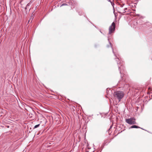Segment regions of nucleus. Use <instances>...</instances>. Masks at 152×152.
<instances>
[{
  "instance_id": "obj_1",
  "label": "nucleus",
  "mask_w": 152,
  "mask_h": 152,
  "mask_svg": "<svg viewBox=\"0 0 152 152\" xmlns=\"http://www.w3.org/2000/svg\"><path fill=\"white\" fill-rule=\"evenodd\" d=\"M124 94L123 92L118 91L114 93L113 95L115 98L118 99L119 102H120L124 96Z\"/></svg>"
},
{
  "instance_id": "obj_2",
  "label": "nucleus",
  "mask_w": 152,
  "mask_h": 152,
  "mask_svg": "<svg viewBox=\"0 0 152 152\" xmlns=\"http://www.w3.org/2000/svg\"><path fill=\"white\" fill-rule=\"evenodd\" d=\"M127 10V8L124 6V5L123 4H120L118 9V12L121 14L126 12Z\"/></svg>"
},
{
  "instance_id": "obj_3",
  "label": "nucleus",
  "mask_w": 152,
  "mask_h": 152,
  "mask_svg": "<svg viewBox=\"0 0 152 152\" xmlns=\"http://www.w3.org/2000/svg\"><path fill=\"white\" fill-rule=\"evenodd\" d=\"M126 122L129 124H136L135 119L133 118L126 119Z\"/></svg>"
},
{
  "instance_id": "obj_4",
  "label": "nucleus",
  "mask_w": 152,
  "mask_h": 152,
  "mask_svg": "<svg viewBox=\"0 0 152 152\" xmlns=\"http://www.w3.org/2000/svg\"><path fill=\"white\" fill-rule=\"evenodd\" d=\"M115 29V24L114 22H113L111 26L109 28V34H110L114 32Z\"/></svg>"
},
{
  "instance_id": "obj_5",
  "label": "nucleus",
  "mask_w": 152,
  "mask_h": 152,
  "mask_svg": "<svg viewBox=\"0 0 152 152\" xmlns=\"http://www.w3.org/2000/svg\"><path fill=\"white\" fill-rule=\"evenodd\" d=\"M140 128L139 127L136 126V125H133L130 128Z\"/></svg>"
},
{
  "instance_id": "obj_6",
  "label": "nucleus",
  "mask_w": 152,
  "mask_h": 152,
  "mask_svg": "<svg viewBox=\"0 0 152 152\" xmlns=\"http://www.w3.org/2000/svg\"><path fill=\"white\" fill-rule=\"evenodd\" d=\"M40 125L39 124H38L37 125H36L34 127V129L38 127Z\"/></svg>"
},
{
  "instance_id": "obj_7",
  "label": "nucleus",
  "mask_w": 152,
  "mask_h": 152,
  "mask_svg": "<svg viewBox=\"0 0 152 152\" xmlns=\"http://www.w3.org/2000/svg\"><path fill=\"white\" fill-rule=\"evenodd\" d=\"M66 5V4H62L61 6V7L62 6H63L64 5Z\"/></svg>"
},
{
  "instance_id": "obj_8",
  "label": "nucleus",
  "mask_w": 152,
  "mask_h": 152,
  "mask_svg": "<svg viewBox=\"0 0 152 152\" xmlns=\"http://www.w3.org/2000/svg\"><path fill=\"white\" fill-rule=\"evenodd\" d=\"M117 58L116 59V61H119V58H118V57H117Z\"/></svg>"
},
{
  "instance_id": "obj_9",
  "label": "nucleus",
  "mask_w": 152,
  "mask_h": 152,
  "mask_svg": "<svg viewBox=\"0 0 152 152\" xmlns=\"http://www.w3.org/2000/svg\"><path fill=\"white\" fill-rule=\"evenodd\" d=\"M109 1H110L111 3L112 4V1H111V0H109Z\"/></svg>"
},
{
  "instance_id": "obj_10",
  "label": "nucleus",
  "mask_w": 152,
  "mask_h": 152,
  "mask_svg": "<svg viewBox=\"0 0 152 152\" xmlns=\"http://www.w3.org/2000/svg\"><path fill=\"white\" fill-rule=\"evenodd\" d=\"M118 68H119V70H120V69H121V67L120 66H119V65H118Z\"/></svg>"
},
{
  "instance_id": "obj_11",
  "label": "nucleus",
  "mask_w": 152,
  "mask_h": 152,
  "mask_svg": "<svg viewBox=\"0 0 152 152\" xmlns=\"http://www.w3.org/2000/svg\"><path fill=\"white\" fill-rule=\"evenodd\" d=\"M119 63H118V61H117V64H118H118H119Z\"/></svg>"
},
{
  "instance_id": "obj_12",
  "label": "nucleus",
  "mask_w": 152,
  "mask_h": 152,
  "mask_svg": "<svg viewBox=\"0 0 152 152\" xmlns=\"http://www.w3.org/2000/svg\"><path fill=\"white\" fill-rule=\"evenodd\" d=\"M113 53L114 54H115V53H114V52L113 50Z\"/></svg>"
},
{
  "instance_id": "obj_13",
  "label": "nucleus",
  "mask_w": 152,
  "mask_h": 152,
  "mask_svg": "<svg viewBox=\"0 0 152 152\" xmlns=\"http://www.w3.org/2000/svg\"><path fill=\"white\" fill-rule=\"evenodd\" d=\"M115 55V56H116L117 57H118L117 56H116V55H115V54H114Z\"/></svg>"
},
{
  "instance_id": "obj_14",
  "label": "nucleus",
  "mask_w": 152,
  "mask_h": 152,
  "mask_svg": "<svg viewBox=\"0 0 152 152\" xmlns=\"http://www.w3.org/2000/svg\"><path fill=\"white\" fill-rule=\"evenodd\" d=\"M108 40H109V37H108Z\"/></svg>"
}]
</instances>
